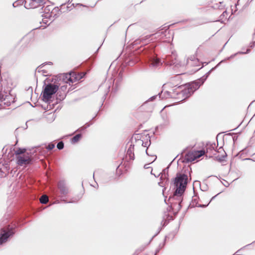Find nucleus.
I'll return each instance as SVG.
<instances>
[{"label":"nucleus","mask_w":255,"mask_h":255,"mask_svg":"<svg viewBox=\"0 0 255 255\" xmlns=\"http://www.w3.org/2000/svg\"><path fill=\"white\" fill-rule=\"evenodd\" d=\"M163 90L161 93L157 95H155L149 98L143 105L149 101H152L158 97L159 99L167 98H172L179 100L178 102L182 101L191 95L189 94V90L186 89L184 85L172 86L171 83L165 84L162 86Z\"/></svg>","instance_id":"nucleus-1"},{"label":"nucleus","mask_w":255,"mask_h":255,"mask_svg":"<svg viewBox=\"0 0 255 255\" xmlns=\"http://www.w3.org/2000/svg\"><path fill=\"white\" fill-rule=\"evenodd\" d=\"M188 183V176L185 174H177L175 179L176 190L174 195L181 196L184 192Z\"/></svg>","instance_id":"nucleus-2"},{"label":"nucleus","mask_w":255,"mask_h":255,"mask_svg":"<svg viewBox=\"0 0 255 255\" xmlns=\"http://www.w3.org/2000/svg\"><path fill=\"white\" fill-rule=\"evenodd\" d=\"M15 97L9 92L3 89L2 85L0 81V109L9 106L14 102Z\"/></svg>","instance_id":"nucleus-3"},{"label":"nucleus","mask_w":255,"mask_h":255,"mask_svg":"<svg viewBox=\"0 0 255 255\" xmlns=\"http://www.w3.org/2000/svg\"><path fill=\"white\" fill-rule=\"evenodd\" d=\"M58 90V86L53 84H48L44 88L42 93V99L45 102H47L52 98V96Z\"/></svg>","instance_id":"nucleus-4"},{"label":"nucleus","mask_w":255,"mask_h":255,"mask_svg":"<svg viewBox=\"0 0 255 255\" xmlns=\"http://www.w3.org/2000/svg\"><path fill=\"white\" fill-rule=\"evenodd\" d=\"M14 233V229L9 225L1 228L0 231V245L5 243Z\"/></svg>","instance_id":"nucleus-5"},{"label":"nucleus","mask_w":255,"mask_h":255,"mask_svg":"<svg viewBox=\"0 0 255 255\" xmlns=\"http://www.w3.org/2000/svg\"><path fill=\"white\" fill-rule=\"evenodd\" d=\"M205 153V151L202 150L189 152L185 154L183 162L186 163L192 162L203 155Z\"/></svg>","instance_id":"nucleus-6"},{"label":"nucleus","mask_w":255,"mask_h":255,"mask_svg":"<svg viewBox=\"0 0 255 255\" xmlns=\"http://www.w3.org/2000/svg\"><path fill=\"white\" fill-rule=\"evenodd\" d=\"M167 34H169V31H168L167 29H166L164 31L159 30L154 34H151L150 35H147L145 37V38H142L141 39L136 40L134 41V42L136 44L139 43V41H142L143 43H145L146 42L144 41L149 39L151 36H154L156 38H163L164 37H166Z\"/></svg>","instance_id":"nucleus-7"},{"label":"nucleus","mask_w":255,"mask_h":255,"mask_svg":"<svg viewBox=\"0 0 255 255\" xmlns=\"http://www.w3.org/2000/svg\"><path fill=\"white\" fill-rule=\"evenodd\" d=\"M45 3V0H24V7L27 9L35 8Z\"/></svg>","instance_id":"nucleus-8"},{"label":"nucleus","mask_w":255,"mask_h":255,"mask_svg":"<svg viewBox=\"0 0 255 255\" xmlns=\"http://www.w3.org/2000/svg\"><path fill=\"white\" fill-rule=\"evenodd\" d=\"M203 83L204 81L200 79L199 81L192 82L188 85H186L184 86L186 89L189 90V94L191 95Z\"/></svg>","instance_id":"nucleus-9"},{"label":"nucleus","mask_w":255,"mask_h":255,"mask_svg":"<svg viewBox=\"0 0 255 255\" xmlns=\"http://www.w3.org/2000/svg\"><path fill=\"white\" fill-rule=\"evenodd\" d=\"M186 65L188 67H197L198 68L194 70V72H196L200 69V68H199L200 66L199 61L194 55L191 56L187 59Z\"/></svg>","instance_id":"nucleus-10"},{"label":"nucleus","mask_w":255,"mask_h":255,"mask_svg":"<svg viewBox=\"0 0 255 255\" xmlns=\"http://www.w3.org/2000/svg\"><path fill=\"white\" fill-rule=\"evenodd\" d=\"M85 75V74L83 73L76 74L75 72H71L67 74L65 77L70 83H73L81 79Z\"/></svg>","instance_id":"nucleus-11"},{"label":"nucleus","mask_w":255,"mask_h":255,"mask_svg":"<svg viewBox=\"0 0 255 255\" xmlns=\"http://www.w3.org/2000/svg\"><path fill=\"white\" fill-rule=\"evenodd\" d=\"M16 160L17 164L20 166L29 164L31 162L29 156L26 155L17 156Z\"/></svg>","instance_id":"nucleus-12"},{"label":"nucleus","mask_w":255,"mask_h":255,"mask_svg":"<svg viewBox=\"0 0 255 255\" xmlns=\"http://www.w3.org/2000/svg\"><path fill=\"white\" fill-rule=\"evenodd\" d=\"M52 8L53 6L50 5H47L46 6L44 5L42 7V9L43 10L42 12L43 13L42 16L44 17V18L43 19L44 23H47V21L45 22L44 19L49 18V19H51L50 12L51 11Z\"/></svg>","instance_id":"nucleus-13"},{"label":"nucleus","mask_w":255,"mask_h":255,"mask_svg":"<svg viewBox=\"0 0 255 255\" xmlns=\"http://www.w3.org/2000/svg\"><path fill=\"white\" fill-rule=\"evenodd\" d=\"M58 187L61 194V197H65L69 193V189L64 181H60L58 182Z\"/></svg>","instance_id":"nucleus-14"},{"label":"nucleus","mask_w":255,"mask_h":255,"mask_svg":"<svg viewBox=\"0 0 255 255\" xmlns=\"http://www.w3.org/2000/svg\"><path fill=\"white\" fill-rule=\"evenodd\" d=\"M176 58L177 55L175 53L172 52V54L171 55H167L166 56L165 59V63L167 65H176Z\"/></svg>","instance_id":"nucleus-15"},{"label":"nucleus","mask_w":255,"mask_h":255,"mask_svg":"<svg viewBox=\"0 0 255 255\" xmlns=\"http://www.w3.org/2000/svg\"><path fill=\"white\" fill-rule=\"evenodd\" d=\"M60 13V9L58 7L52 8L51 11L50 12L51 19L53 20L55 18L57 17Z\"/></svg>","instance_id":"nucleus-16"},{"label":"nucleus","mask_w":255,"mask_h":255,"mask_svg":"<svg viewBox=\"0 0 255 255\" xmlns=\"http://www.w3.org/2000/svg\"><path fill=\"white\" fill-rule=\"evenodd\" d=\"M134 145L130 144L127 152V156H128L130 160L134 159V155L133 153Z\"/></svg>","instance_id":"nucleus-17"},{"label":"nucleus","mask_w":255,"mask_h":255,"mask_svg":"<svg viewBox=\"0 0 255 255\" xmlns=\"http://www.w3.org/2000/svg\"><path fill=\"white\" fill-rule=\"evenodd\" d=\"M161 64L160 59L157 58H153L150 60V65L153 67H157Z\"/></svg>","instance_id":"nucleus-18"},{"label":"nucleus","mask_w":255,"mask_h":255,"mask_svg":"<svg viewBox=\"0 0 255 255\" xmlns=\"http://www.w3.org/2000/svg\"><path fill=\"white\" fill-rule=\"evenodd\" d=\"M81 136L82 135L80 133L76 134L71 139V143L74 144L80 140Z\"/></svg>","instance_id":"nucleus-19"},{"label":"nucleus","mask_w":255,"mask_h":255,"mask_svg":"<svg viewBox=\"0 0 255 255\" xmlns=\"http://www.w3.org/2000/svg\"><path fill=\"white\" fill-rule=\"evenodd\" d=\"M40 202L41 204H46L48 202V197L46 195H43L40 198Z\"/></svg>","instance_id":"nucleus-20"},{"label":"nucleus","mask_w":255,"mask_h":255,"mask_svg":"<svg viewBox=\"0 0 255 255\" xmlns=\"http://www.w3.org/2000/svg\"><path fill=\"white\" fill-rule=\"evenodd\" d=\"M24 4V0H16L12 4L13 7H16L19 5Z\"/></svg>","instance_id":"nucleus-21"},{"label":"nucleus","mask_w":255,"mask_h":255,"mask_svg":"<svg viewBox=\"0 0 255 255\" xmlns=\"http://www.w3.org/2000/svg\"><path fill=\"white\" fill-rule=\"evenodd\" d=\"M222 151L224 153V155H222L221 157L217 156V158H218V160H219L220 161H222L223 160V158H224L226 156V153H225L224 149L222 147H221L218 149V152L220 153V152H222Z\"/></svg>","instance_id":"nucleus-22"},{"label":"nucleus","mask_w":255,"mask_h":255,"mask_svg":"<svg viewBox=\"0 0 255 255\" xmlns=\"http://www.w3.org/2000/svg\"><path fill=\"white\" fill-rule=\"evenodd\" d=\"M246 53L245 52H237L236 53H235L234 54H232V55H231L230 57L227 58L225 60H222L217 65V66H218L221 63L224 62V61L226 60H229L230 59H232L234 57H235L237 55H238V54H245Z\"/></svg>","instance_id":"nucleus-23"},{"label":"nucleus","mask_w":255,"mask_h":255,"mask_svg":"<svg viewBox=\"0 0 255 255\" xmlns=\"http://www.w3.org/2000/svg\"><path fill=\"white\" fill-rule=\"evenodd\" d=\"M26 151L25 148H19L14 151L15 154L18 155H21L20 154L24 153Z\"/></svg>","instance_id":"nucleus-24"},{"label":"nucleus","mask_w":255,"mask_h":255,"mask_svg":"<svg viewBox=\"0 0 255 255\" xmlns=\"http://www.w3.org/2000/svg\"><path fill=\"white\" fill-rule=\"evenodd\" d=\"M161 117L163 121H165V123H168L169 121L168 116L166 114L162 113L161 115Z\"/></svg>","instance_id":"nucleus-25"},{"label":"nucleus","mask_w":255,"mask_h":255,"mask_svg":"<svg viewBox=\"0 0 255 255\" xmlns=\"http://www.w3.org/2000/svg\"><path fill=\"white\" fill-rule=\"evenodd\" d=\"M57 147L58 149L61 150L64 148V143L63 141L59 142L57 144Z\"/></svg>","instance_id":"nucleus-26"},{"label":"nucleus","mask_w":255,"mask_h":255,"mask_svg":"<svg viewBox=\"0 0 255 255\" xmlns=\"http://www.w3.org/2000/svg\"><path fill=\"white\" fill-rule=\"evenodd\" d=\"M138 142L139 143H142V145L144 147H146L147 145L149 146V144H150V141L148 142V141H146V142H143L142 140H139L138 141Z\"/></svg>","instance_id":"nucleus-27"},{"label":"nucleus","mask_w":255,"mask_h":255,"mask_svg":"<svg viewBox=\"0 0 255 255\" xmlns=\"http://www.w3.org/2000/svg\"><path fill=\"white\" fill-rule=\"evenodd\" d=\"M55 147V145L53 143H50L47 146V149L48 150H52Z\"/></svg>","instance_id":"nucleus-28"},{"label":"nucleus","mask_w":255,"mask_h":255,"mask_svg":"<svg viewBox=\"0 0 255 255\" xmlns=\"http://www.w3.org/2000/svg\"><path fill=\"white\" fill-rule=\"evenodd\" d=\"M218 194H217L216 195L213 196L210 200V201H209V202L207 204V205H199V207H205L206 206H207L211 202L212 200H213V199H214V198L218 195Z\"/></svg>","instance_id":"nucleus-29"},{"label":"nucleus","mask_w":255,"mask_h":255,"mask_svg":"<svg viewBox=\"0 0 255 255\" xmlns=\"http://www.w3.org/2000/svg\"><path fill=\"white\" fill-rule=\"evenodd\" d=\"M163 176L165 178H166V174L165 173V169H164L163 170V173H162L161 176L160 177V179H162V178L163 177Z\"/></svg>","instance_id":"nucleus-30"},{"label":"nucleus","mask_w":255,"mask_h":255,"mask_svg":"<svg viewBox=\"0 0 255 255\" xmlns=\"http://www.w3.org/2000/svg\"><path fill=\"white\" fill-rule=\"evenodd\" d=\"M214 147L213 145H210L209 147L207 148V152H208L209 149L211 150L212 148L214 149Z\"/></svg>","instance_id":"nucleus-31"},{"label":"nucleus","mask_w":255,"mask_h":255,"mask_svg":"<svg viewBox=\"0 0 255 255\" xmlns=\"http://www.w3.org/2000/svg\"><path fill=\"white\" fill-rule=\"evenodd\" d=\"M144 168L145 169H147V168H150V167H149V166H148V164H145V165H144Z\"/></svg>","instance_id":"nucleus-32"},{"label":"nucleus","mask_w":255,"mask_h":255,"mask_svg":"<svg viewBox=\"0 0 255 255\" xmlns=\"http://www.w3.org/2000/svg\"><path fill=\"white\" fill-rule=\"evenodd\" d=\"M158 184L160 186H162L163 187V182H160L158 183Z\"/></svg>","instance_id":"nucleus-33"},{"label":"nucleus","mask_w":255,"mask_h":255,"mask_svg":"<svg viewBox=\"0 0 255 255\" xmlns=\"http://www.w3.org/2000/svg\"><path fill=\"white\" fill-rule=\"evenodd\" d=\"M77 202V201H69V202H66V203H76Z\"/></svg>","instance_id":"nucleus-34"},{"label":"nucleus","mask_w":255,"mask_h":255,"mask_svg":"<svg viewBox=\"0 0 255 255\" xmlns=\"http://www.w3.org/2000/svg\"><path fill=\"white\" fill-rule=\"evenodd\" d=\"M225 14H227V11H224L223 13H222V15L224 16L225 15Z\"/></svg>","instance_id":"nucleus-35"},{"label":"nucleus","mask_w":255,"mask_h":255,"mask_svg":"<svg viewBox=\"0 0 255 255\" xmlns=\"http://www.w3.org/2000/svg\"><path fill=\"white\" fill-rule=\"evenodd\" d=\"M146 153L148 155H149V154H148V152H147V149H146Z\"/></svg>","instance_id":"nucleus-36"},{"label":"nucleus","mask_w":255,"mask_h":255,"mask_svg":"<svg viewBox=\"0 0 255 255\" xmlns=\"http://www.w3.org/2000/svg\"><path fill=\"white\" fill-rule=\"evenodd\" d=\"M72 1V0H68V3H70Z\"/></svg>","instance_id":"nucleus-37"},{"label":"nucleus","mask_w":255,"mask_h":255,"mask_svg":"<svg viewBox=\"0 0 255 255\" xmlns=\"http://www.w3.org/2000/svg\"><path fill=\"white\" fill-rule=\"evenodd\" d=\"M237 4H235V5L234 6V7H237Z\"/></svg>","instance_id":"nucleus-38"},{"label":"nucleus","mask_w":255,"mask_h":255,"mask_svg":"<svg viewBox=\"0 0 255 255\" xmlns=\"http://www.w3.org/2000/svg\"><path fill=\"white\" fill-rule=\"evenodd\" d=\"M233 11V8H232V11ZM232 13H234V12H232Z\"/></svg>","instance_id":"nucleus-39"},{"label":"nucleus","mask_w":255,"mask_h":255,"mask_svg":"<svg viewBox=\"0 0 255 255\" xmlns=\"http://www.w3.org/2000/svg\"><path fill=\"white\" fill-rule=\"evenodd\" d=\"M152 169H151V174H152Z\"/></svg>","instance_id":"nucleus-40"}]
</instances>
